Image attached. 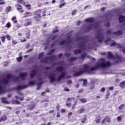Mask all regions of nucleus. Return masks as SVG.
I'll return each instance as SVG.
<instances>
[{
    "instance_id": "obj_1",
    "label": "nucleus",
    "mask_w": 125,
    "mask_h": 125,
    "mask_svg": "<svg viewBox=\"0 0 125 125\" xmlns=\"http://www.w3.org/2000/svg\"><path fill=\"white\" fill-rule=\"evenodd\" d=\"M111 66V62L110 61H107L106 63L104 62H102L101 63L98 64L94 67H91L90 69V71H95V70H97L99 68H106V67H110Z\"/></svg>"
},
{
    "instance_id": "obj_2",
    "label": "nucleus",
    "mask_w": 125,
    "mask_h": 125,
    "mask_svg": "<svg viewBox=\"0 0 125 125\" xmlns=\"http://www.w3.org/2000/svg\"><path fill=\"white\" fill-rule=\"evenodd\" d=\"M42 11L41 9H39L34 12L33 18L36 21H40V19L42 18Z\"/></svg>"
},
{
    "instance_id": "obj_3",
    "label": "nucleus",
    "mask_w": 125,
    "mask_h": 125,
    "mask_svg": "<svg viewBox=\"0 0 125 125\" xmlns=\"http://www.w3.org/2000/svg\"><path fill=\"white\" fill-rule=\"evenodd\" d=\"M97 39L98 42H102L104 40V36H103V33H99L97 35Z\"/></svg>"
},
{
    "instance_id": "obj_4",
    "label": "nucleus",
    "mask_w": 125,
    "mask_h": 125,
    "mask_svg": "<svg viewBox=\"0 0 125 125\" xmlns=\"http://www.w3.org/2000/svg\"><path fill=\"white\" fill-rule=\"evenodd\" d=\"M29 87L28 85H18L15 88L16 90H21V89H25Z\"/></svg>"
},
{
    "instance_id": "obj_5",
    "label": "nucleus",
    "mask_w": 125,
    "mask_h": 125,
    "mask_svg": "<svg viewBox=\"0 0 125 125\" xmlns=\"http://www.w3.org/2000/svg\"><path fill=\"white\" fill-rule=\"evenodd\" d=\"M48 78L50 79V82L51 83H52L56 81V79L55 78L54 74H51L50 76H49Z\"/></svg>"
},
{
    "instance_id": "obj_6",
    "label": "nucleus",
    "mask_w": 125,
    "mask_h": 125,
    "mask_svg": "<svg viewBox=\"0 0 125 125\" xmlns=\"http://www.w3.org/2000/svg\"><path fill=\"white\" fill-rule=\"evenodd\" d=\"M92 26H93V24L87 25L84 31L85 33H88V32H90V31H91V29H92Z\"/></svg>"
},
{
    "instance_id": "obj_7",
    "label": "nucleus",
    "mask_w": 125,
    "mask_h": 125,
    "mask_svg": "<svg viewBox=\"0 0 125 125\" xmlns=\"http://www.w3.org/2000/svg\"><path fill=\"white\" fill-rule=\"evenodd\" d=\"M27 75H28V73H27L26 72L22 73L19 75V77L21 79L22 81H24L25 78L27 77Z\"/></svg>"
},
{
    "instance_id": "obj_8",
    "label": "nucleus",
    "mask_w": 125,
    "mask_h": 125,
    "mask_svg": "<svg viewBox=\"0 0 125 125\" xmlns=\"http://www.w3.org/2000/svg\"><path fill=\"white\" fill-rule=\"evenodd\" d=\"M65 75H66V73L62 72L61 75L58 76L57 82H60L61 80L63 79V78H65Z\"/></svg>"
},
{
    "instance_id": "obj_9",
    "label": "nucleus",
    "mask_w": 125,
    "mask_h": 125,
    "mask_svg": "<svg viewBox=\"0 0 125 125\" xmlns=\"http://www.w3.org/2000/svg\"><path fill=\"white\" fill-rule=\"evenodd\" d=\"M83 67L84 68V70H83V71H84L86 73H88L89 72L90 70L88 69H89V66H88V65L86 64H84L83 65Z\"/></svg>"
},
{
    "instance_id": "obj_10",
    "label": "nucleus",
    "mask_w": 125,
    "mask_h": 125,
    "mask_svg": "<svg viewBox=\"0 0 125 125\" xmlns=\"http://www.w3.org/2000/svg\"><path fill=\"white\" fill-rule=\"evenodd\" d=\"M31 73L30 74V76L32 78H34L36 76V75L38 73V70L37 69H33L31 70Z\"/></svg>"
},
{
    "instance_id": "obj_11",
    "label": "nucleus",
    "mask_w": 125,
    "mask_h": 125,
    "mask_svg": "<svg viewBox=\"0 0 125 125\" xmlns=\"http://www.w3.org/2000/svg\"><path fill=\"white\" fill-rule=\"evenodd\" d=\"M0 83H3V84H8L9 83V80L6 79H3L0 81Z\"/></svg>"
},
{
    "instance_id": "obj_12",
    "label": "nucleus",
    "mask_w": 125,
    "mask_h": 125,
    "mask_svg": "<svg viewBox=\"0 0 125 125\" xmlns=\"http://www.w3.org/2000/svg\"><path fill=\"white\" fill-rule=\"evenodd\" d=\"M17 9L18 11H20V12H24V10H23V7L21 5L19 4L17 5Z\"/></svg>"
},
{
    "instance_id": "obj_13",
    "label": "nucleus",
    "mask_w": 125,
    "mask_h": 125,
    "mask_svg": "<svg viewBox=\"0 0 125 125\" xmlns=\"http://www.w3.org/2000/svg\"><path fill=\"white\" fill-rule=\"evenodd\" d=\"M85 73V71H79L78 72H76L73 74L74 77H79V76H81V75H83V74Z\"/></svg>"
},
{
    "instance_id": "obj_14",
    "label": "nucleus",
    "mask_w": 125,
    "mask_h": 125,
    "mask_svg": "<svg viewBox=\"0 0 125 125\" xmlns=\"http://www.w3.org/2000/svg\"><path fill=\"white\" fill-rule=\"evenodd\" d=\"M107 58L109 59H114L115 57L113 55V54L111 52H107Z\"/></svg>"
},
{
    "instance_id": "obj_15",
    "label": "nucleus",
    "mask_w": 125,
    "mask_h": 125,
    "mask_svg": "<svg viewBox=\"0 0 125 125\" xmlns=\"http://www.w3.org/2000/svg\"><path fill=\"white\" fill-rule=\"evenodd\" d=\"M114 58H115V59H118V61H115V63H119L120 62H122V57L121 56H120L119 55H116L115 56V57H114Z\"/></svg>"
},
{
    "instance_id": "obj_16",
    "label": "nucleus",
    "mask_w": 125,
    "mask_h": 125,
    "mask_svg": "<svg viewBox=\"0 0 125 125\" xmlns=\"http://www.w3.org/2000/svg\"><path fill=\"white\" fill-rule=\"evenodd\" d=\"M94 21L93 18H88L85 20V22H88L89 23H93Z\"/></svg>"
},
{
    "instance_id": "obj_17",
    "label": "nucleus",
    "mask_w": 125,
    "mask_h": 125,
    "mask_svg": "<svg viewBox=\"0 0 125 125\" xmlns=\"http://www.w3.org/2000/svg\"><path fill=\"white\" fill-rule=\"evenodd\" d=\"M20 57L16 58V60L18 62H21L23 59V57H22V53H20L19 55Z\"/></svg>"
},
{
    "instance_id": "obj_18",
    "label": "nucleus",
    "mask_w": 125,
    "mask_h": 125,
    "mask_svg": "<svg viewBox=\"0 0 125 125\" xmlns=\"http://www.w3.org/2000/svg\"><path fill=\"white\" fill-rule=\"evenodd\" d=\"M26 21H29V22H27L26 23H24V26L25 27H28V26H30L31 24H32V21L29 19H26Z\"/></svg>"
},
{
    "instance_id": "obj_19",
    "label": "nucleus",
    "mask_w": 125,
    "mask_h": 125,
    "mask_svg": "<svg viewBox=\"0 0 125 125\" xmlns=\"http://www.w3.org/2000/svg\"><path fill=\"white\" fill-rule=\"evenodd\" d=\"M125 17L123 15H120L119 17V22L122 23L125 21Z\"/></svg>"
},
{
    "instance_id": "obj_20",
    "label": "nucleus",
    "mask_w": 125,
    "mask_h": 125,
    "mask_svg": "<svg viewBox=\"0 0 125 125\" xmlns=\"http://www.w3.org/2000/svg\"><path fill=\"white\" fill-rule=\"evenodd\" d=\"M80 40L81 41H83V42H82V43H84L85 42H87V41L86 40H85V37H80L77 39V40L79 41Z\"/></svg>"
},
{
    "instance_id": "obj_21",
    "label": "nucleus",
    "mask_w": 125,
    "mask_h": 125,
    "mask_svg": "<svg viewBox=\"0 0 125 125\" xmlns=\"http://www.w3.org/2000/svg\"><path fill=\"white\" fill-rule=\"evenodd\" d=\"M5 92V89L2 87L1 85H0V94H2Z\"/></svg>"
},
{
    "instance_id": "obj_22",
    "label": "nucleus",
    "mask_w": 125,
    "mask_h": 125,
    "mask_svg": "<svg viewBox=\"0 0 125 125\" xmlns=\"http://www.w3.org/2000/svg\"><path fill=\"white\" fill-rule=\"evenodd\" d=\"M80 82L83 81V86H86V85L87 84V80L86 79H81L80 80Z\"/></svg>"
},
{
    "instance_id": "obj_23",
    "label": "nucleus",
    "mask_w": 125,
    "mask_h": 125,
    "mask_svg": "<svg viewBox=\"0 0 125 125\" xmlns=\"http://www.w3.org/2000/svg\"><path fill=\"white\" fill-rule=\"evenodd\" d=\"M113 35H117V36H122L123 35V32L121 30H119L117 32H114L113 33Z\"/></svg>"
},
{
    "instance_id": "obj_24",
    "label": "nucleus",
    "mask_w": 125,
    "mask_h": 125,
    "mask_svg": "<svg viewBox=\"0 0 125 125\" xmlns=\"http://www.w3.org/2000/svg\"><path fill=\"white\" fill-rule=\"evenodd\" d=\"M64 68L62 66H60L57 68V71L58 72H60V73H62V71H63Z\"/></svg>"
},
{
    "instance_id": "obj_25",
    "label": "nucleus",
    "mask_w": 125,
    "mask_h": 125,
    "mask_svg": "<svg viewBox=\"0 0 125 125\" xmlns=\"http://www.w3.org/2000/svg\"><path fill=\"white\" fill-rule=\"evenodd\" d=\"M46 57V59H43V60H41L40 61L41 63H46L48 61L47 60H49V58Z\"/></svg>"
},
{
    "instance_id": "obj_26",
    "label": "nucleus",
    "mask_w": 125,
    "mask_h": 125,
    "mask_svg": "<svg viewBox=\"0 0 125 125\" xmlns=\"http://www.w3.org/2000/svg\"><path fill=\"white\" fill-rule=\"evenodd\" d=\"M74 54L78 55V54L81 53L82 50L81 49H75L73 51Z\"/></svg>"
},
{
    "instance_id": "obj_27",
    "label": "nucleus",
    "mask_w": 125,
    "mask_h": 125,
    "mask_svg": "<svg viewBox=\"0 0 125 125\" xmlns=\"http://www.w3.org/2000/svg\"><path fill=\"white\" fill-rule=\"evenodd\" d=\"M33 16V14H32V12H27L25 14V16L24 17H31Z\"/></svg>"
},
{
    "instance_id": "obj_28",
    "label": "nucleus",
    "mask_w": 125,
    "mask_h": 125,
    "mask_svg": "<svg viewBox=\"0 0 125 125\" xmlns=\"http://www.w3.org/2000/svg\"><path fill=\"white\" fill-rule=\"evenodd\" d=\"M71 36L70 35L66 37L67 39L65 41H66V42H67L68 44H69V43H70V42H72V39L71 38Z\"/></svg>"
},
{
    "instance_id": "obj_29",
    "label": "nucleus",
    "mask_w": 125,
    "mask_h": 125,
    "mask_svg": "<svg viewBox=\"0 0 125 125\" xmlns=\"http://www.w3.org/2000/svg\"><path fill=\"white\" fill-rule=\"evenodd\" d=\"M119 86H120L121 88H124V87H125V81L121 82Z\"/></svg>"
},
{
    "instance_id": "obj_30",
    "label": "nucleus",
    "mask_w": 125,
    "mask_h": 125,
    "mask_svg": "<svg viewBox=\"0 0 125 125\" xmlns=\"http://www.w3.org/2000/svg\"><path fill=\"white\" fill-rule=\"evenodd\" d=\"M47 58H49L51 61L55 60L56 59V56L53 55L50 57H47Z\"/></svg>"
},
{
    "instance_id": "obj_31",
    "label": "nucleus",
    "mask_w": 125,
    "mask_h": 125,
    "mask_svg": "<svg viewBox=\"0 0 125 125\" xmlns=\"http://www.w3.org/2000/svg\"><path fill=\"white\" fill-rule=\"evenodd\" d=\"M77 59H78V57H72L69 60V61H70V63H72V62H74V61H76Z\"/></svg>"
},
{
    "instance_id": "obj_32",
    "label": "nucleus",
    "mask_w": 125,
    "mask_h": 125,
    "mask_svg": "<svg viewBox=\"0 0 125 125\" xmlns=\"http://www.w3.org/2000/svg\"><path fill=\"white\" fill-rule=\"evenodd\" d=\"M2 103L4 104H8V101L6 100V98H1Z\"/></svg>"
},
{
    "instance_id": "obj_33",
    "label": "nucleus",
    "mask_w": 125,
    "mask_h": 125,
    "mask_svg": "<svg viewBox=\"0 0 125 125\" xmlns=\"http://www.w3.org/2000/svg\"><path fill=\"white\" fill-rule=\"evenodd\" d=\"M12 78V75L11 74L9 73L6 75V79L7 80H11V79Z\"/></svg>"
},
{
    "instance_id": "obj_34",
    "label": "nucleus",
    "mask_w": 125,
    "mask_h": 125,
    "mask_svg": "<svg viewBox=\"0 0 125 125\" xmlns=\"http://www.w3.org/2000/svg\"><path fill=\"white\" fill-rule=\"evenodd\" d=\"M12 21H13L14 24H16L17 23V20H16V17H13L12 18Z\"/></svg>"
},
{
    "instance_id": "obj_35",
    "label": "nucleus",
    "mask_w": 125,
    "mask_h": 125,
    "mask_svg": "<svg viewBox=\"0 0 125 125\" xmlns=\"http://www.w3.org/2000/svg\"><path fill=\"white\" fill-rule=\"evenodd\" d=\"M15 97L16 99H19L21 101H23V100H24V96L19 98L18 97V96H15Z\"/></svg>"
},
{
    "instance_id": "obj_36",
    "label": "nucleus",
    "mask_w": 125,
    "mask_h": 125,
    "mask_svg": "<svg viewBox=\"0 0 125 125\" xmlns=\"http://www.w3.org/2000/svg\"><path fill=\"white\" fill-rule=\"evenodd\" d=\"M26 39H30V36H31V31H28L27 33H26Z\"/></svg>"
},
{
    "instance_id": "obj_37",
    "label": "nucleus",
    "mask_w": 125,
    "mask_h": 125,
    "mask_svg": "<svg viewBox=\"0 0 125 125\" xmlns=\"http://www.w3.org/2000/svg\"><path fill=\"white\" fill-rule=\"evenodd\" d=\"M43 52H41L40 54H39L38 56V59H41V58H42L43 57Z\"/></svg>"
},
{
    "instance_id": "obj_38",
    "label": "nucleus",
    "mask_w": 125,
    "mask_h": 125,
    "mask_svg": "<svg viewBox=\"0 0 125 125\" xmlns=\"http://www.w3.org/2000/svg\"><path fill=\"white\" fill-rule=\"evenodd\" d=\"M0 39L2 42H5V36H2L0 37Z\"/></svg>"
},
{
    "instance_id": "obj_39",
    "label": "nucleus",
    "mask_w": 125,
    "mask_h": 125,
    "mask_svg": "<svg viewBox=\"0 0 125 125\" xmlns=\"http://www.w3.org/2000/svg\"><path fill=\"white\" fill-rule=\"evenodd\" d=\"M5 27L6 28H8V29L10 28V27H11V23H10V22H8L6 23Z\"/></svg>"
},
{
    "instance_id": "obj_40",
    "label": "nucleus",
    "mask_w": 125,
    "mask_h": 125,
    "mask_svg": "<svg viewBox=\"0 0 125 125\" xmlns=\"http://www.w3.org/2000/svg\"><path fill=\"white\" fill-rule=\"evenodd\" d=\"M29 85H30V86H32V85H35V84H36V82L33 81H29Z\"/></svg>"
},
{
    "instance_id": "obj_41",
    "label": "nucleus",
    "mask_w": 125,
    "mask_h": 125,
    "mask_svg": "<svg viewBox=\"0 0 125 125\" xmlns=\"http://www.w3.org/2000/svg\"><path fill=\"white\" fill-rule=\"evenodd\" d=\"M105 120L107 123H110L111 122V119L109 116H106L105 118Z\"/></svg>"
},
{
    "instance_id": "obj_42",
    "label": "nucleus",
    "mask_w": 125,
    "mask_h": 125,
    "mask_svg": "<svg viewBox=\"0 0 125 125\" xmlns=\"http://www.w3.org/2000/svg\"><path fill=\"white\" fill-rule=\"evenodd\" d=\"M97 120H96V122L97 123V124H99V123H100V121H101V119L100 116H98L97 117Z\"/></svg>"
},
{
    "instance_id": "obj_43",
    "label": "nucleus",
    "mask_w": 125,
    "mask_h": 125,
    "mask_svg": "<svg viewBox=\"0 0 125 125\" xmlns=\"http://www.w3.org/2000/svg\"><path fill=\"white\" fill-rule=\"evenodd\" d=\"M75 100V98L74 97L68 98L67 99V102H71V101H72V100Z\"/></svg>"
},
{
    "instance_id": "obj_44",
    "label": "nucleus",
    "mask_w": 125,
    "mask_h": 125,
    "mask_svg": "<svg viewBox=\"0 0 125 125\" xmlns=\"http://www.w3.org/2000/svg\"><path fill=\"white\" fill-rule=\"evenodd\" d=\"M125 104H122L119 107V110H122V109H124V108H125Z\"/></svg>"
},
{
    "instance_id": "obj_45",
    "label": "nucleus",
    "mask_w": 125,
    "mask_h": 125,
    "mask_svg": "<svg viewBox=\"0 0 125 125\" xmlns=\"http://www.w3.org/2000/svg\"><path fill=\"white\" fill-rule=\"evenodd\" d=\"M85 57H86V54H82L81 56V59H84Z\"/></svg>"
},
{
    "instance_id": "obj_46",
    "label": "nucleus",
    "mask_w": 125,
    "mask_h": 125,
    "mask_svg": "<svg viewBox=\"0 0 125 125\" xmlns=\"http://www.w3.org/2000/svg\"><path fill=\"white\" fill-rule=\"evenodd\" d=\"M65 4H66V2H63L62 4H60L59 5V8H62V7H63V6H64V5H65Z\"/></svg>"
},
{
    "instance_id": "obj_47",
    "label": "nucleus",
    "mask_w": 125,
    "mask_h": 125,
    "mask_svg": "<svg viewBox=\"0 0 125 125\" xmlns=\"http://www.w3.org/2000/svg\"><path fill=\"white\" fill-rule=\"evenodd\" d=\"M18 2L19 3H21L22 4H25V2L23 0H18Z\"/></svg>"
},
{
    "instance_id": "obj_48",
    "label": "nucleus",
    "mask_w": 125,
    "mask_h": 125,
    "mask_svg": "<svg viewBox=\"0 0 125 125\" xmlns=\"http://www.w3.org/2000/svg\"><path fill=\"white\" fill-rule=\"evenodd\" d=\"M80 101L82 103H86V100L85 99H80Z\"/></svg>"
},
{
    "instance_id": "obj_49",
    "label": "nucleus",
    "mask_w": 125,
    "mask_h": 125,
    "mask_svg": "<svg viewBox=\"0 0 125 125\" xmlns=\"http://www.w3.org/2000/svg\"><path fill=\"white\" fill-rule=\"evenodd\" d=\"M66 43V40H63L60 42L61 45H63V44H65Z\"/></svg>"
},
{
    "instance_id": "obj_50",
    "label": "nucleus",
    "mask_w": 125,
    "mask_h": 125,
    "mask_svg": "<svg viewBox=\"0 0 125 125\" xmlns=\"http://www.w3.org/2000/svg\"><path fill=\"white\" fill-rule=\"evenodd\" d=\"M46 10H44V11L42 12V16H43V17H44L45 16H46Z\"/></svg>"
},
{
    "instance_id": "obj_51",
    "label": "nucleus",
    "mask_w": 125,
    "mask_h": 125,
    "mask_svg": "<svg viewBox=\"0 0 125 125\" xmlns=\"http://www.w3.org/2000/svg\"><path fill=\"white\" fill-rule=\"evenodd\" d=\"M117 121L118 122H122V117L121 116H118L117 118Z\"/></svg>"
},
{
    "instance_id": "obj_52",
    "label": "nucleus",
    "mask_w": 125,
    "mask_h": 125,
    "mask_svg": "<svg viewBox=\"0 0 125 125\" xmlns=\"http://www.w3.org/2000/svg\"><path fill=\"white\" fill-rule=\"evenodd\" d=\"M42 83H40L38 84V87L37 88V90H39V89L41 88V85H42Z\"/></svg>"
},
{
    "instance_id": "obj_53",
    "label": "nucleus",
    "mask_w": 125,
    "mask_h": 125,
    "mask_svg": "<svg viewBox=\"0 0 125 125\" xmlns=\"http://www.w3.org/2000/svg\"><path fill=\"white\" fill-rule=\"evenodd\" d=\"M106 34L107 35H112V32H111V29H109L106 31Z\"/></svg>"
},
{
    "instance_id": "obj_54",
    "label": "nucleus",
    "mask_w": 125,
    "mask_h": 125,
    "mask_svg": "<svg viewBox=\"0 0 125 125\" xmlns=\"http://www.w3.org/2000/svg\"><path fill=\"white\" fill-rule=\"evenodd\" d=\"M105 26L107 28H109V27H110V26H111L110 22H107V23L105 24Z\"/></svg>"
},
{
    "instance_id": "obj_55",
    "label": "nucleus",
    "mask_w": 125,
    "mask_h": 125,
    "mask_svg": "<svg viewBox=\"0 0 125 125\" xmlns=\"http://www.w3.org/2000/svg\"><path fill=\"white\" fill-rule=\"evenodd\" d=\"M20 41L21 42H27L26 38H24L23 39H21Z\"/></svg>"
},
{
    "instance_id": "obj_56",
    "label": "nucleus",
    "mask_w": 125,
    "mask_h": 125,
    "mask_svg": "<svg viewBox=\"0 0 125 125\" xmlns=\"http://www.w3.org/2000/svg\"><path fill=\"white\" fill-rule=\"evenodd\" d=\"M6 11L7 12H9V11H10V10H11V7L9 6L6 8Z\"/></svg>"
},
{
    "instance_id": "obj_57",
    "label": "nucleus",
    "mask_w": 125,
    "mask_h": 125,
    "mask_svg": "<svg viewBox=\"0 0 125 125\" xmlns=\"http://www.w3.org/2000/svg\"><path fill=\"white\" fill-rule=\"evenodd\" d=\"M117 45V43L114 42L110 44V46H115V45Z\"/></svg>"
},
{
    "instance_id": "obj_58",
    "label": "nucleus",
    "mask_w": 125,
    "mask_h": 125,
    "mask_svg": "<svg viewBox=\"0 0 125 125\" xmlns=\"http://www.w3.org/2000/svg\"><path fill=\"white\" fill-rule=\"evenodd\" d=\"M76 13H77V10H74L72 12L71 14H72V16H74V15H75L76 14Z\"/></svg>"
},
{
    "instance_id": "obj_59",
    "label": "nucleus",
    "mask_w": 125,
    "mask_h": 125,
    "mask_svg": "<svg viewBox=\"0 0 125 125\" xmlns=\"http://www.w3.org/2000/svg\"><path fill=\"white\" fill-rule=\"evenodd\" d=\"M12 43L13 44H17L18 43V42H17V41H16L13 40V41H12Z\"/></svg>"
},
{
    "instance_id": "obj_60",
    "label": "nucleus",
    "mask_w": 125,
    "mask_h": 125,
    "mask_svg": "<svg viewBox=\"0 0 125 125\" xmlns=\"http://www.w3.org/2000/svg\"><path fill=\"white\" fill-rule=\"evenodd\" d=\"M56 38H57V36L56 35L53 36L51 38L52 41H54V40H56Z\"/></svg>"
},
{
    "instance_id": "obj_61",
    "label": "nucleus",
    "mask_w": 125,
    "mask_h": 125,
    "mask_svg": "<svg viewBox=\"0 0 125 125\" xmlns=\"http://www.w3.org/2000/svg\"><path fill=\"white\" fill-rule=\"evenodd\" d=\"M63 90L64 91H70V89H69V88H68V87H64Z\"/></svg>"
},
{
    "instance_id": "obj_62",
    "label": "nucleus",
    "mask_w": 125,
    "mask_h": 125,
    "mask_svg": "<svg viewBox=\"0 0 125 125\" xmlns=\"http://www.w3.org/2000/svg\"><path fill=\"white\" fill-rule=\"evenodd\" d=\"M5 37H6L7 40H8V41H10V40H11V38H10V36L7 35Z\"/></svg>"
},
{
    "instance_id": "obj_63",
    "label": "nucleus",
    "mask_w": 125,
    "mask_h": 125,
    "mask_svg": "<svg viewBox=\"0 0 125 125\" xmlns=\"http://www.w3.org/2000/svg\"><path fill=\"white\" fill-rule=\"evenodd\" d=\"M71 105V103H69V102L66 103V106H67V107H70Z\"/></svg>"
},
{
    "instance_id": "obj_64",
    "label": "nucleus",
    "mask_w": 125,
    "mask_h": 125,
    "mask_svg": "<svg viewBox=\"0 0 125 125\" xmlns=\"http://www.w3.org/2000/svg\"><path fill=\"white\" fill-rule=\"evenodd\" d=\"M1 119H2L3 121H6V120H7V118L6 117H5V116L2 117Z\"/></svg>"
}]
</instances>
